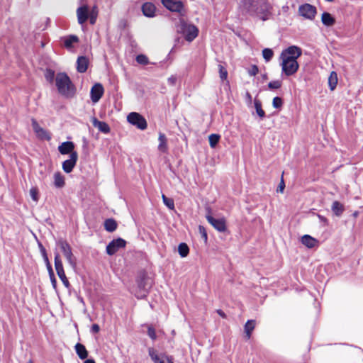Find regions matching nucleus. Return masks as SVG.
Listing matches in <instances>:
<instances>
[{
	"label": "nucleus",
	"mask_w": 363,
	"mask_h": 363,
	"mask_svg": "<svg viewBox=\"0 0 363 363\" xmlns=\"http://www.w3.org/2000/svg\"><path fill=\"white\" fill-rule=\"evenodd\" d=\"M238 9L242 15L258 17L263 21L273 13V4L269 0H240Z\"/></svg>",
	"instance_id": "1"
},
{
	"label": "nucleus",
	"mask_w": 363,
	"mask_h": 363,
	"mask_svg": "<svg viewBox=\"0 0 363 363\" xmlns=\"http://www.w3.org/2000/svg\"><path fill=\"white\" fill-rule=\"evenodd\" d=\"M55 86L60 94L71 98L75 94V86L65 72H59L55 77Z\"/></svg>",
	"instance_id": "2"
},
{
	"label": "nucleus",
	"mask_w": 363,
	"mask_h": 363,
	"mask_svg": "<svg viewBox=\"0 0 363 363\" xmlns=\"http://www.w3.org/2000/svg\"><path fill=\"white\" fill-rule=\"evenodd\" d=\"M56 245L60 247L67 261L72 268L77 266V258L73 255L72 247L67 240L60 238L56 241Z\"/></svg>",
	"instance_id": "3"
},
{
	"label": "nucleus",
	"mask_w": 363,
	"mask_h": 363,
	"mask_svg": "<svg viewBox=\"0 0 363 363\" xmlns=\"http://www.w3.org/2000/svg\"><path fill=\"white\" fill-rule=\"evenodd\" d=\"M188 42H192L199 35L198 28L191 23H188L184 21H181L179 30Z\"/></svg>",
	"instance_id": "4"
},
{
	"label": "nucleus",
	"mask_w": 363,
	"mask_h": 363,
	"mask_svg": "<svg viewBox=\"0 0 363 363\" xmlns=\"http://www.w3.org/2000/svg\"><path fill=\"white\" fill-rule=\"evenodd\" d=\"M138 291H136L135 295L138 298H143L146 296L148 290L152 286V281L146 274H143L140 275L137 280Z\"/></svg>",
	"instance_id": "5"
},
{
	"label": "nucleus",
	"mask_w": 363,
	"mask_h": 363,
	"mask_svg": "<svg viewBox=\"0 0 363 363\" xmlns=\"http://www.w3.org/2000/svg\"><path fill=\"white\" fill-rule=\"evenodd\" d=\"M282 73L286 76L289 77L294 75L298 71L299 65L296 60H292L289 57L286 59L280 58Z\"/></svg>",
	"instance_id": "6"
},
{
	"label": "nucleus",
	"mask_w": 363,
	"mask_h": 363,
	"mask_svg": "<svg viewBox=\"0 0 363 363\" xmlns=\"http://www.w3.org/2000/svg\"><path fill=\"white\" fill-rule=\"evenodd\" d=\"M55 267L57 274L59 278L60 279V280L62 281V282L63 283L64 286L67 289L69 288L70 284L65 275L63 265H62V262L60 259V255L58 252L55 253Z\"/></svg>",
	"instance_id": "7"
},
{
	"label": "nucleus",
	"mask_w": 363,
	"mask_h": 363,
	"mask_svg": "<svg viewBox=\"0 0 363 363\" xmlns=\"http://www.w3.org/2000/svg\"><path fill=\"white\" fill-rule=\"evenodd\" d=\"M127 121L133 125L140 130L147 128V124L145 118L138 113L131 112L127 116Z\"/></svg>",
	"instance_id": "8"
},
{
	"label": "nucleus",
	"mask_w": 363,
	"mask_h": 363,
	"mask_svg": "<svg viewBox=\"0 0 363 363\" xmlns=\"http://www.w3.org/2000/svg\"><path fill=\"white\" fill-rule=\"evenodd\" d=\"M149 355L154 363H174L171 357L165 354H158L152 347L148 349Z\"/></svg>",
	"instance_id": "9"
},
{
	"label": "nucleus",
	"mask_w": 363,
	"mask_h": 363,
	"mask_svg": "<svg viewBox=\"0 0 363 363\" xmlns=\"http://www.w3.org/2000/svg\"><path fill=\"white\" fill-rule=\"evenodd\" d=\"M298 13L305 18L313 20L317 13V10L314 6L309 4H304L299 6Z\"/></svg>",
	"instance_id": "10"
},
{
	"label": "nucleus",
	"mask_w": 363,
	"mask_h": 363,
	"mask_svg": "<svg viewBox=\"0 0 363 363\" xmlns=\"http://www.w3.org/2000/svg\"><path fill=\"white\" fill-rule=\"evenodd\" d=\"M302 50L301 49L296 45H291L287 48L286 49H284L281 55L280 58H287L288 57L291 59H294L297 60V59L301 55Z\"/></svg>",
	"instance_id": "11"
},
{
	"label": "nucleus",
	"mask_w": 363,
	"mask_h": 363,
	"mask_svg": "<svg viewBox=\"0 0 363 363\" xmlns=\"http://www.w3.org/2000/svg\"><path fill=\"white\" fill-rule=\"evenodd\" d=\"M126 241L122 238L114 239L106 246V252L109 255L116 253L121 248L125 247Z\"/></svg>",
	"instance_id": "12"
},
{
	"label": "nucleus",
	"mask_w": 363,
	"mask_h": 363,
	"mask_svg": "<svg viewBox=\"0 0 363 363\" xmlns=\"http://www.w3.org/2000/svg\"><path fill=\"white\" fill-rule=\"evenodd\" d=\"M31 123L33 129L38 138L45 140H50L51 139L50 133L45 129L41 128L35 119L32 118Z\"/></svg>",
	"instance_id": "13"
},
{
	"label": "nucleus",
	"mask_w": 363,
	"mask_h": 363,
	"mask_svg": "<svg viewBox=\"0 0 363 363\" xmlns=\"http://www.w3.org/2000/svg\"><path fill=\"white\" fill-rule=\"evenodd\" d=\"M163 6L172 12L181 13L184 9V4L181 1L161 0Z\"/></svg>",
	"instance_id": "14"
},
{
	"label": "nucleus",
	"mask_w": 363,
	"mask_h": 363,
	"mask_svg": "<svg viewBox=\"0 0 363 363\" xmlns=\"http://www.w3.org/2000/svg\"><path fill=\"white\" fill-rule=\"evenodd\" d=\"M206 219L208 222L213 226L215 229H216L219 232H225L226 230V221L225 219L222 218H215L211 215H207Z\"/></svg>",
	"instance_id": "15"
},
{
	"label": "nucleus",
	"mask_w": 363,
	"mask_h": 363,
	"mask_svg": "<svg viewBox=\"0 0 363 363\" xmlns=\"http://www.w3.org/2000/svg\"><path fill=\"white\" fill-rule=\"evenodd\" d=\"M78 159L77 152H72L69 159L65 160L62 163V169L66 173H70L76 165Z\"/></svg>",
	"instance_id": "16"
},
{
	"label": "nucleus",
	"mask_w": 363,
	"mask_h": 363,
	"mask_svg": "<svg viewBox=\"0 0 363 363\" xmlns=\"http://www.w3.org/2000/svg\"><path fill=\"white\" fill-rule=\"evenodd\" d=\"M104 92L103 86L100 83L95 84L91 89L90 96L93 103L98 102Z\"/></svg>",
	"instance_id": "17"
},
{
	"label": "nucleus",
	"mask_w": 363,
	"mask_h": 363,
	"mask_svg": "<svg viewBox=\"0 0 363 363\" xmlns=\"http://www.w3.org/2000/svg\"><path fill=\"white\" fill-rule=\"evenodd\" d=\"M78 23L84 24L89 18V7L86 5L80 6L77 10Z\"/></svg>",
	"instance_id": "18"
},
{
	"label": "nucleus",
	"mask_w": 363,
	"mask_h": 363,
	"mask_svg": "<svg viewBox=\"0 0 363 363\" xmlns=\"http://www.w3.org/2000/svg\"><path fill=\"white\" fill-rule=\"evenodd\" d=\"M74 145L72 142L67 141L62 143L58 147V150L62 155L72 154V152H76L74 151Z\"/></svg>",
	"instance_id": "19"
},
{
	"label": "nucleus",
	"mask_w": 363,
	"mask_h": 363,
	"mask_svg": "<svg viewBox=\"0 0 363 363\" xmlns=\"http://www.w3.org/2000/svg\"><path fill=\"white\" fill-rule=\"evenodd\" d=\"M156 8L155 5L150 2H146L142 6V11L144 16L151 18L155 16Z\"/></svg>",
	"instance_id": "20"
},
{
	"label": "nucleus",
	"mask_w": 363,
	"mask_h": 363,
	"mask_svg": "<svg viewBox=\"0 0 363 363\" xmlns=\"http://www.w3.org/2000/svg\"><path fill=\"white\" fill-rule=\"evenodd\" d=\"M89 65V60L84 56H80L77 60V69L80 73H84L86 71Z\"/></svg>",
	"instance_id": "21"
},
{
	"label": "nucleus",
	"mask_w": 363,
	"mask_h": 363,
	"mask_svg": "<svg viewBox=\"0 0 363 363\" xmlns=\"http://www.w3.org/2000/svg\"><path fill=\"white\" fill-rule=\"evenodd\" d=\"M92 124L95 128H97L99 131L104 133H108L110 132L109 125L104 121H100L97 118L92 119Z\"/></svg>",
	"instance_id": "22"
},
{
	"label": "nucleus",
	"mask_w": 363,
	"mask_h": 363,
	"mask_svg": "<svg viewBox=\"0 0 363 363\" xmlns=\"http://www.w3.org/2000/svg\"><path fill=\"white\" fill-rule=\"evenodd\" d=\"M301 242L303 245L306 246L308 248H313L318 245V241L314 238L311 237L309 235H304L301 238Z\"/></svg>",
	"instance_id": "23"
},
{
	"label": "nucleus",
	"mask_w": 363,
	"mask_h": 363,
	"mask_svg": "<svg viewBox=\"0 0 363 363\" xmlns=\"http://www.w3.org/2000/svg\"><path fill=\"white\" fill-rule=\"evenodd\" d=\"M158 140H159V145H158L159 151H160L162 152H166L168 149L167 139L166 135L162 133H160Z\"/></svg>",
	"instance_id": "24"
},
{
	"label": "nucleus",
	"mask_w": 363,
	"mask_h": 363,
	"mask_svg": "<svg viewBox=\"0 0 363 363\" xmlns=\"http://www.w3.org/2000/svg\"><path fill=\"white\" fill-rule=\"evenodd\" d=\"M77 354L81 359H85L88 357V352L85 346L81 343H77L74 346Z\"/></svg>",
	"instance_id": "25"
},
{
	"label": "nucleus",
	"mask_w": 363,
	"mask_h": 363,
	"mask_svg": "<svg viewBox=\"0 0 363 363\" xmlns=\"http://www.w3.org/2000/svg\"><path fill=\"white\" fill-rule=\"evenodd\" d=\"M322 23L326 26H332L335 24V20L331 16L330 13L328 12H324L321 16Z\"/></svg>",
	"instance_id": "26"
},
{
	"label": "nucleus",
	"mask_w": 363,
	"mask_h": 363,
	"mask_svg": "<svg viewBox=\"0 0 363 363\" xmlns=\"http://www.w3.org/2000/svg\"><path fill=\"white\" fill-rule=\"evenodd\" d=\"M331 208L336 216H340L345 211L343 205L337 201L333 203Z\"/></svg>",
	"instance_id": "27"
},
{
	"label": "nucleus",
	"mask_w": 363,
	"mask_h": 363,
	"mask_svg": "<svg viewBox=\"0 0 363 363\" xmlns=\"http://www.w3.org/2000/svg\"><path fill=\"white\" fill-rule=\"evenodd\" d=\"M104 228L108 232H113L117 228V223L114 219L108 218L104 222Z\"/></svg>",
	"instance_id": "28"
},
{
	"label": "nucleus",
	"mask_w": 363,
	"mask_h": 363,
	"mask_svg": "<svg viewBox=\"0 0 363 363\" xmlns=\"http://www.w3.org/2000/svg\"><path fill=\"white\" fill-rule=\"evenodd\" d=\"M54 184L57 188H62L65 186V178L60 172L54 174Z\"/></svg>",
	"instance_id": "29"
},
{
	"label": "nucleus",
	"mask_w": 363,
	"mask_h": 363,
	"mask_svg": "<svg viewBox=\"0 0 363 363\" xmlns=\"http://www.w3.org/2000/svg\"><path fill=\"white\" fill-rule=\"evenodd\" d=\"M79 41V38L76 35H69L64 39V45L67 48H71L73 47V44Z\"/></svg>",
	"instance_id": "30"
},
{
	"label": "nucleus",
	"mask_w": 363,
	"mask_h": 363,
	"mask_svg": "<svg viewBox=\"0 0 363 363\" xmlns=\"http://www.w3.org/2000/svg\"><path fill=\"white\" fill-rule=\"evenodd\" d=\"M255 327V320H249L245 325V332L246 333V336L247 339H250L251 337V333Z\"/></svg>",
	"instance_id": "31"
},
{
	"label": "nucleus",
	"mask_w": 363,
	"mask_h": 363,
	"mask_svg": "<svg viewBox=\"0 0 363 363\" xmlns=\"http://www.w3.org/2000/svg\"><path fill=\"white\" fill-rule=\"evenodd\" d=\"M98 13H99V10H98V7L96 6H94L90 11L89 10V18L90 23L91 25H94L96 23Z\"/></svg>",
	"instance_id": "32"
},
{
	"label": "nucleus",
	"mask_w": 363,
	"mask_h": 363,
	"mask_svg": "<svg viewBox=\"0 0 363 363\" xmlns=\"http://www.w3.org/2000/svg\"><path fill=\"white\" fill-rule=\"evenodd\" d=\"M337 84V75L336 72H332L328 77V84L330 90H334Z\"/></svg>",
	"instance_id": "33"
},
{
	"label": "nucleus",
	"mask_w": 363,
	"mask_h": 363,
	"mask_svg": "<svg viewBox=\"0 0 363 363\" xmlns=\"http://www.w3.org/2000/svg\"><path fill=\"white\" fill-rule=\"evenodd\" d=\"M178 252L182 257H185L189 252V248L186 243H180L178 246Z\"/></svg>",
	"instance_id": "34"
},
{
	"label": "nucleus",
	"mask_w": 363,
	"mask_h": 363,
	"mask_svg": "<svg viewBox=\"0 0 363 363\" xmlns=\"http://www.w3.org/2000/svg\"><path fill=\"white\" fill-rule=\"evenodd\" d=\"M254 104H255V107L256 112H257V115L260 118H263L265 116V112L264 111V110L262 108L261 101L259 100L255 99L254 101Z\"/></svg>",
	"instance_id": "35"
},
{
	"label": "nucleus",
	"mask_w": 363,
	"mask_h": 363,
	"mask_svg": "<svg viewBox=\"0 0 363 363\" xmlns=\"http://www.w3.org/2000/svg\"><path fill=\"white\" fill-rule=\"evenodd\" d=\"M220 136L218 134H211L208 136V141L211 147L214 148L218 143Z\"/></svg>",
	"instance_id": "36"
},
{
	"label": "nucleus",
	"mask_w": 363,
	"mask_h": 363,
	"mask_svg": "<svg viewBox=\"0 0 363 363\" xmlns=\"http://www.w3.org/2000/svg\"><path fill=\"white\" fill-rule=\"evenodd\" d=\"M262 56L266 62H269L272 59L274 56V52L270 48H264L262 50Z\"/></svg>",
	"instance_id": "37"
},
{
	"label": "nucleus",
	"mask_w": 363,
	"mask_h": 363,
	"mask_svg": "<svg viewBox=\"0 0 363 363\" xmlns=\"http://www.w3.org/2000/svg\"><path fill=\"white\" fill-rule=\"evenodd\" d=\"M55 72L52 69H46L45 72V78L49 83L52 84L54 79L55 80Z\"/></svg>",
	"instance_id": "38"
},
{
	"label": "nucleus",
	"mask_w": 363,
	"mask_h": 363,
	"mask_svg": "<svg viewBox=\"0 0 363 363\" xmlns=\"http://www.w3.org/2000/svg\"><path fill=\"white\" fill-rule=\"evenodd\" d=\"M162 198L163 203L166 206H167L169 209L174 208V203L172 199L167 197L164 194H162Z\"/></svg>",
	"instance_id": "39"
},
{
	"label": "nucleus",
	"mask_w": 363,
	"mask_h": 363,
	"mask_svg": "<svg viewBox=\"0 0 363 363\" xmlns=\"http://www.w3.org/2000/svg\"><path fill=\"white\" fill-rule=\"evenodd\" d=\"M136 62L138 64L145 65L149 63V60L146 55L140 54L136 57Z\"/></svg>",
	"instance_id": "40"
},
{
	"label": "nucleus",
	"mask_w": 363,
	"mask_h": 363,
	"mask_svg": "<svg viewBox=\"0 0 363 363\" xmlns=\"http://www.w3.org/2000/svg\"><path fill=\"white\" fill-rule=\"evenodd\" d=\"M48 273H49V277H50L52 285L54 289H56V287H57V280H56V278L55 277V274H54L52 267L48 268Z\"/></svg>",
	"instance_id": "41"
},
{
	"label": "nucleus",
	"mask_w": 363,
	"mask_h": 363,
	"mask_svg": "<svg viewBox=\"0 0 363 363\" xmlns=\"http://www.w3.org/2000/svg\"><path fill=\"white\" fill-rule=\"evenodd\" d=\"M281 86V82L279 80H274L269 82L268 87L270 89H277Z\"/></svg>",
	"instance_id": "42"
},
{
	"label": "nucleus",
	"mask_w": 363,
	"mask_h": 363,
	"mask_svg": "<svg viewBox=\"0 0 363 363\" xmlns=\"http://www.w3.org/2000/svg\"><path fill=\"white\" fill-rule=\"evenodd\" d=\"M273 107L275 108H280L283 105V101L281 98L276 96L273 99L272 101Z\"/></svg>",
	"instance_id": "43"
},
{
	"label": "nucleus",
	"mask_w": 363,
	"mask_h": 363,
	"mask_svg": "<svg viewBox=\"0 0 363 363\" xmlns=\"http://www.w3.org/2000/svg\"><path fill=\"white\" fill-rule=\"evenodd\" d=\"M218 67H219V74H220V79L222 80L226 79L227 77H228V72H227L226 69L221 65H219Z\"/></svg>",
	"instance_id": "44"
},
{
	"label": "nucleus",
	"mask_w": 363,
	"mask_h": 363,
	"mask_svg": "<svg viewBox=\"0 0 363 363\" xmlns=\"http://www.w3.org/2000/svg\"><path fill=\"white\" fill-rule=\"evenodd\" d=\"M147 335L153 340H155L157 338L155 330L152 326H148V328H147Z\"/></svg>",
	"instance_id": "45"
},
{
	"label": "nucleus",
	"mask_w": 363,
	"mask_h": 363,
	"mask_svg": "<svg viewBox=\"0 0 363 363\" xmlns=\"http://www.w3.org/2000/svg\"><path fill=\"white\" fill-rule=\"evenodd\" d=\"M38 189L36 188L30 189V195L33 201H38Z\"/></svg>",
	"instance_id": "46"
},
{
	"label": "nucleus",
	"mask_w": 363,
	"mask_h": 363,
	"mask_svg": "<svg viewBox=\"0 0 363 363\" xmlns=\"http://www.w3.org/2000/svg\"><path fill=\"white\" fill-rule=\"evenodd\" d=\"M199 230L201 235V238L204 240L205 242H206L208 240V235L205 228L203 226L199 225Z\"/></svg>",
	"instance_id": "47"
},
{
	"label": "nucleus",
	"mask_w": 363,
	"mask_h": 363,
	"mask_svg": "<svg viewBox=\"0 0 363 363\" xmlns=\"http://www.w3.org/2000/svg\"><path fill=\"white\" fill-rule=\"evenodd\" d=\"M259 72V69L257 65H252L248 70V74L250 76H255Z\"/></svg>",
	"instance_id": "48"
},
{
	"label": "nucleus",
	"mask_w": 363,
	"mask_h": 363,
	"mask_svg": "<svg viewBox=\"0 0 363 363\" xmlns=\"http://www.w3.org/2000/svg\"><path fill=\"white\" fill-rule=\"evenodd\" d=\"M177 80V77L172 75L168 78L167 82L169 85L174 86L176 84Z\"/></svg>",
	"instance_id": "49"
},
{
	"label": "nucleus",
	"mask_w": 363,
	"mask_h": 363,
	"mask_svg": "<svg viewBox=\"0 0 363 363\" xmlns=\"http://www.w3.org/2000/svg\"><path fill=\"white\" fill-rule=\"evenodd\" d=\"M284 188H285L284 181L283 178H281V182L277 188V191H280L281 193H282L284 191Z\"/></svg>",
	"instance_id": "50"
},
{
	"label": "nucleus",
	"mask_w": 363,
	"mask_h": 363,
	"mask_svg": "<svg viewBox=\"0 0 363 363\" xmlns=\"http://www.w3.org/2000/svg\"><path fill=\"white\" fill-rule=\"evenodd\" d=\"M38 247H39V250H40V252L42 256L44 255H46L47 252H46L45 248L43 247V244L40 242H38Z\"/></svg>",
	"instance_id": "51"
},
{
	"label": "nucleus",
	"mask_w": 363,
	"mask_h": 363,
	"mask_svg": "<svg viewBox=\"0 0 363 363\" xmlns=\"http://www.w3.org/2000/svg\"><path fill=\"white\" fill-rule=\"evenodd\" d=\"M42 257H43V259H44V262H45V264H46L47 269L52 267V266H51V264H50V261H49V259H48V255H47V254H46V255H43Z\"/></svg>",
	"instance_id": "52"
},
{
	"label": "nucleus",
	"mask_w": 363,
	"mask_h": 363,
	"mask_svg": "<svg viewBox=\"0 0 363 363\" xmlns=\"http://www.w3.org/2000/svg\"><path fill=\"white\" fill-rule=\"evenodd\" d=\"M99 330H100V328H99V325H97V324H93L92 325L91 328V331L93 333H99Z\"/></svg>",
	"instance_id": "53"
},
{
	"label": "nucleus",
	"mask_w": 363,
	"mask_h": 363,
	"mask_svg": "<svg viewBox=\"0 0 363 363\" xmlns=\"http://www.w3.org/2000/svg\"><path fill=\"white\" fill-rule=\"evenodd\" d=\"M318 218L320 220V221L321 223H323L324 225H327L328 224V219L326 218H325L324 216H321V215H318Z\"/></svg>",
	"instance_id": "54"
},
{
	"label": "nucleus",
	"mask_w": 363,
	"mask_h": 363,
	"mask_svg": "<svg viewBox=\"0 0 363 363\" xmlns=\"http://www.w3.org/2000/svg\"><path fill=\"white\" fill-rule=\"evenodd\" d=\"M245 99H246L247 103L248 104H251V103H252V96H251V94L248 91H247L246 94H245Z\"/></svg>",
	"instance_id": "55"
},
{
	"label": "nucleus",
	"mask_w": 363,
	"mask_h": 363,
	"mask_svg": "<svg viewBox=\"0 0 363 363\" xmlns=\"http://www.w3.org/2000/svg\"><path fill=\"white\" fill-rule=\"evenodd\" d=\"M216 312H217V313H218L220 316H221L223 318H226V315H225V313L222 310H220V309H218V310L216 311Z\"/></svg>",
	"instance_id": "56"
},
{
	"label": "nucleus",
	"mask_w": 363,
	"mask_h": 363,
	"mask_svg": "<svg viewBox=\"0 0 363 363\" xmlns=\"http://www.w3.org/2000/svg\"><path fill=\"white\" fill-rule=\"evenodd\" d=\"M84 363H95V361L92 359H88L85 360Z\"/></svg>",
	"instance_id": "57"
},
{
	"label": "nucleus",
	"mask_w": 363,
	"mask_h": 363,
	"mask_svg": "<svg viewBox=\"0 0 363 363\" xmlns=\"http://www.w3.org/2000/svg\"><path fill=\"white\" fill-rule=\"evenodd\" d=\"M28 363H33V362L32 360H30Z\"/></svg>",
	"instance_id": "58"
}]
</instances>
